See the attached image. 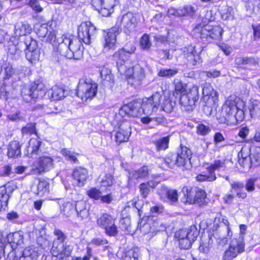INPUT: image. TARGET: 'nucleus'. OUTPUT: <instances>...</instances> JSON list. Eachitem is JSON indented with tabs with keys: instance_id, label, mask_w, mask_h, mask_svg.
<instances>
[{
	"instance_id": "f257e3e1",
	"label": "nucleus",
	"mask_w": 260,
	"mask_h": 260,
	"mask_svg": "<svg viewBox=\"0 0 260 260\" xmlns=\"http://www.w3.org/2000/svg\"><path fill=\"white\" fill-rule=\"evenodd\" d=\"M176 105V102L171 98L169 93L163 90L156 91L149 98L136 100L123 106L119 110L120 115L124 114L132 117H137L142 112L148 114L156 111L160 106L161 110L171 112Z\"/></svg>"
},
{
	"instance_id": "f03ea898",
	"label": "nucleus",
	"mask_w": 260,
	"mask_h": 260,
	"mask_svg": "<svg viewBox=\"0 0 260 260\" xmlns=\"http://www.w3.org/2000/svg\"><path fill=\"white\" fill-rule=\"evenodd\" d=\"M245 104L240 98L230 96L216 114L218 122L231 125L241 122L245 118Z\"/></svg>"
},
{
	"instance_id": "7ed1b4c3",
	"label": "nucleus",
	"mask_w": 260,
	"mask_h": 260,
	"mask_svg": "<svg viewBox=\"0 0 260 260\" xmlns=\"http://www.w3.org/2000/svg\"><path fill=\"white\" fill-rule=\"evenodd\" d=\"M79 38H68L62 35L57 39L58 43V50L62 56L68 59H79L83 56L82 43Z\"/></svg>"
},
{
	"instance_id": "20e7f679",
	"label": "nucleus",
	"mask_w": 260,
	"mask_h": 260,
	"mask_svg": "<svg viewBox=\"0 0 260 260\" xmlns=\"http://www.w3.org/2000/svg\"><path fill=\"white\" fill-rule=\"evenodd\" d=\"M192 155L190 150L181 145L176 154H169L165 158H160L159 161L164 162V165L170 168L175 165L179 167L188 169L191 167L190 158Z\"/></svg>"
},
{
	"instance_id": "39448f33",
	"label": "nucleus",
	"mask_w": 260,
	"mask_h": 260,
	"mask_svg": "<svg viewBox=\"0 0 260 260\" xmlns=\"http://www.w3.org/2000/svg\"><path fill=\"white\" fill-rule=\"evenodd\" d=\"M53 233L56 238L53 240L51 252L54 256H59L63 260L70 255L72 248L65 242L67 237L61 230L55 229Z\"/></svg>"
},
{
	"instance_id": "423d86ee",
	"label": "nucleus",
	"mask_w": 260,
	"mask_h": 260,
	"mask_svg": "<svg viewBox=\"0 0 260 260\" xmlns=\"http://www.w3.org/2000/svg\"><path fill=\"white\" fill-rule=\"evenodd\" d=\"M199 234V231L196 226L192 225L188 229H181L177 231L175 236L179 241L180 247L188 249L196 240Z\"/></svg>"
},
{
	"instance_id": "0eeeda50",
	"label": "nucleus",
	"mask_w": 260,
	"mask_h": 260,
	"mask_svg": "<svg viewBox=\"0 0 260 260\" xmlns=\"http://www.w3.org/2000/svg\"><path fill=\"white\" fill-rule=\"evenodd\" d=\"M135 50L136 47L134 45H131L130 47L126 45L113 54V58L116 61L117 67L120 74L125 76L129 75L128 72L130 71L131 68H127L124 65V62L129 59L131 55L133 54Z\"/></svg>"
},
{
	"instance_id": "6e6552de",
	"label": "nucleus",
	"mask_w": 260,
	"mask_h": 260,
	"mask_svg": "<svg viewBox=\"0 0 260 260\" xmlns=\"http://www.w3.org/2000/svg\"><path fill=\"white\" fill-rule=\"evenodd\" d=\"M97 84L90 79H81L80 80L77 91V95L83 101L94 98L97 93Z\"/></svg>"
},
{
	"instance_id": "1a4fd4ad",
	"label": "nucleus",
	"mask_w": 260,
	"mask_h": 260,
	"mask_svg": "<svg viewBox=\"0 0 260 260\" xmlns=\"http://www.w3.org/2000/svg\"><path fill=\"white\" fill-rule=\"evenodd\" d=\"M116 219L107 213H103L97 218L96 224L105 233L111 237L116 236L118 233V227L116 225Z\"/></svg>"
},
{
	"instance_id": "9d476101",
	"label": "nucleus",
	"mask_w": 260,
	"mask_h": 260,
	"mask_svg": "<svg viewBox=\"0 0 260 260\" xmlns=\"http://www.w3.org/2000/svg\"><path fill=\"white\" fill-rule=\"evenodd\" d=\"M199 99V88L193 85L186 93L182 94L180 98V104L183 109L187 111H192L196 102Z\"/></svg>"
},
{
	"instance_id": "9b49d317",
	"label": "nucleus",
	"mask_w": 260,
	"mask_h": 260,
	"mask_svg": "<svg viewBox=\"0 0 260 260\" xmlns=\"http://www.w3.org/2000/svg\"><path fill=\"white\" fill-rule=\"evenodd\" d=\"M202 50V48L200 47L198 49L192 45H189L184 49V56L186 58V63L187 66L192 67L201 63L202 59L200 54Z\"/></svg>"
},
{
	"instance_id": "f8f14e48",
	"label": "nucleus",
	"mask_w": 260,
	"mask_h": 260,
	"mask_svg": "<svg viewBox=\"0 0 260 260\" xmlns=\"http://www.w3.org/2000/svg\"><path fill=\"white\" fill-rule=\"evenodd\" d=\"M138 22L136 15L132 12H128L121 17L119 22H117V25L121 28H123L124 32L129 35L135 30Z\"/></svg>"
},
{
	"instance_id": "ddd939ff",
	"label": "nucleus",
	"mask_w": 260,
	"mask_h": 260,
	"mask_svg": "<svg viewBox=\"0 0 260 260\" xmlns=\"http://www.w3.org/2000/svg\"><path fill=\"white\" fill-rule=\"evenodd\" d=\"M118 0H92V5L103 16L108 17L114 12Z\"/></svg>"
},
{
	"instance_id": "4468645a",
	"label": "nucleus",
	"mask_w": 260,
	"mask_h": 260,
	"mask_svg": "<svg viewBox=\"0 0 260 260\" xmlns=\"http://www.w3.org/2000/svg\"><path fill=\"white\" fill-rule=\"evenodd\" d=\"M24 42L26 47V58L30 62L35 63L39 60L40 55L37 41L32 39L30 36H27Z\"/></svg>"
},
{
	"instance_id": "2eb2a0df",
	"label": "nucleus",
	"mask_w": 260,
	"mask_h": 260,
	"mask_svg": "<svg viewBox=\"0 0 260 260\" xmlns=\"http://www.w3.org/2000/svg\"><path fill=\"white\" fill-rule=\"evenodd\" d=\"M96 30L90 22L81 23L78 28V36L80 40L86 44H89L91 39L95 35Z\"/></svg>"
},
{
	"instance_id": "dca6fc26",
	"label": "nucleus",
	"mask_w": 260,
	"mask_h": 260,
	"mask_svg": "<svg viewBox=\"0 0 260 260\" xmlns=\"http://www.w3.org/2000/svg\"><path fill=\"white\" fill-rule=\"evenodd\" d=\"M128 82L134 85H140L145 78L144 69L139 65H136L128 72Z\"/></svg>"
},
{
	"instance_id": "f3484780",
	"label": "nucleus",
	"mask_w": 260,
	"mask_h": 260,
	"mask_svg": "<svg viewBox=\"0 0 260 260\" xmlns=\"http://www.w3.org/2000/svg\"><path fill=\"white\" fill-rule=\"evenodd\" d=\"M36 33L39 37L42 38L43 41L51 42L57 40L55 31L48 24L43 23L40 25L38 28H36Z\"/></svg>"
},
{
	"instance_id": "a211bd4d",
	"label": "nucleus",
	"mask_w": 260,
	"mask_h": 260,
	"mask_svg": "<svg viewBox=\"0 0 260 260\" xmlns=\"http://www.w3.org/2000/svg\"><path fill=\"white\" fill-rule=\"evenodd\" d=\"M119 34L118 28L113 27L109 29L105 37L104 51L107 52L111 49H114L116 45V37Z\"/></svg>"
},
{
	"instance_id": "6ab92c4d",
	"label": "nucleus",
	"mask_w": 260,
	"mask_h": 260,
	"mask_svg": "<svg viewBox=\"0 0 260 260\" xmlns=\"http://www.w3.org/2000/svg\"><path fill=\"white\" fill-rule=\"evenodd\" d=\"M53 162L54 160L51 157L43 155L39 157L34 165L38 172L41 173L52 169L54 167Z\"/></svg>"
},
{
	"instance_id": "aec40b11",
	"label": "nucleus",
	"mask_w": 260,
	"mask_h": 260,
	"mask_svg": "<svg viewBox=\"0 0 260 260\" xmlns=\"http://www.w3.org/2000/svg\"><path fill=\"white\" fill-rule=\"evenodd\" d=\"M131 134L130 124L124 123L120 125L119 129L115 134V141L118 144L127 141Z\"/></svg>"
},
{
	"instance_id": "412c9836",
	"label": "nucleus",
	"mask_w": 260,
	"mask_h": 260,
	"mask_svg": "<svg viewBox=\"0 0 260 260\" xmlns=\"http://www.w3.org/2000/svg\"><path fill=\"white\" fill-rule=\"evenodd\" d=\"M202 93L203 100L208 102V104L214 103L217 100L218 92L214 90L209 83H205L203 85Z\"/></svg>"
},
{
	"instance_id": "4be33fe9",
	"label": "nucleus",
	"mask_w": 260,
	"mask_h": 260,
	"mask_svg": "<svg viewBox=\"0 0 260 260\" xmlns=\"http://www.w3.org/2000/svg\"><path fill=\"white\" fill-rule=\"evenodd\" d=\"M77 217L80 219L87 218L89 215V207L86 202L83 200L77 201L75 204Z\"/></svg>"
},
{
	"instance_id": "5701e85b",
	"label": "nucleus",
	"mask_w": 260,
	"mask_h": 260,
	"mask_svg": "<svg viewBox=\"0 0 260 260\" xmlns=\"http://www.w3.org/2000/svg\"><path fill=\"white\" fill-rule=\"evenodd\" d=\"M73 177L76 180L79 186H83L88 177L87 170L82 167L76 168L73 173Z\"/></svg>"
},
{
	"instance_id": "b1692460",
	"label": "nucleus",
	"mask_w": 260,
	"mask_h": 260,
	"mask_svg": "<svg viewBox=\"0 0 260 260\" xmlns=\"http://www.w3.org/2000/svg\"><path fill=\"white\" fill-rule=\"evenodd\" d=\"M196 10L191 5H185L182 8L177 10L170 9L169 13L171 15H174L179 16H192L194 14Z\"/></svg>"
},
{
	"instance_id": "393cba45",
	"label": "nucleus",
	"mask_w": 260,
	"mask_h": 260,
	"mask_svg": "<svg viewBox=\"0 0 260 260\" xmlns=\"http://www.w3.org/2000/svg\"><path fill=\"white\" fill-rule=\"evenodd\" d=\"M239 68L250 69L258 64V61L253 57H238L235 60Z\"/></svg>"
},
{
	"instance_id": "a878e982",
	"label": "nucleus",
	"mask_w": 260,
	"mask_h": 260,
	"mask_svg": "<svg viewBox=\"0 0 260 260\" xmlns=\"http://www.w3.org/2000/svg\"><path fill=\"white\" fill-rule=\"evenodd\" d=\"M31 31V27L28 23L26 22L18 23L15 27V37L25 36V39H26V37L29 36L28 35L30 33Z\"/></svg>"
},
{
	"instance_id": "bb28decb",
	"label": "nucleus",
	"mask_w": 260,
	"mask_h": 260,
	"mask_svg": "<svg viewBox=\"0 0 260 260\" xmlns=\"http://www.w3.org/2000/svg\"><path fill=\"white\" fill-rule=\"evenodd\" d=\"M229 246L238 255L242 253L244 251L245 247L243 237L239 236L232 239Z\"/></svg>"
},
{
	"instance_id": "cd10ccee",
	"label": "nucleus",
	"mask_w": 260,
	"mask_h": 260,
	"mask_svg": "<svg viewBox=\"0 0 260 260\" xmlns=\"http://www.w3.org/2000/svg\"><path fill=\"white\" fill-rule=\"evenodd\" d=\"M42 145V142L36 138H31L28 142L27 147V152L30 157H32L34 154H41V149L40 147Z\"/></svg>"
},
{
	"instance_id": "c85d7f7f",
	"label": "nucleus",
	"mask_w": 260,
	"mask_h": 260,
	"mask_svg": "<svg viewBox=\"0 0 260 260\" xmlns=\"http://www.w3.org/2000/svg\"><path fill=\"white\" fill-rule=\"evenodd\" d=\"M212 26L210 25L199 24L193 29V34L201 38L208 39L210 31L212 30Z\"/></svg>"
},
{
	"instance_id": "c756f323",
	"label": "nucleus",
	"mask_w": 260,
	"mask_h": 260,
	"mask_svg": "<svg viewBox=\"0 0 260 260\" xmlns=\"http://www.w3.org/2000/svg\"><path fill=\"white\" fill-rule=\"evenodd\" d=\"M39 256L38 248L34 246H28L23 250L19 260H37Z\"/></svg>"
},
{
	"instance_id": "7c9ffc66",
	"label": "nucleus",
	"mask_w": 260,
	"mask_h": 260,
	"mask_svg": "<svg viewBox=\"0 0 260 260\" xmlns=\"http://www.w3.org/2000/svg\"><path fill=\"white\" fill-rule=\"evenodd\" d=\"M48 96L53 100H61L66 96V90L58 86H54L48 91Z\"/></svg>"
},
{
	"instance_id": "2f4dec72",
	"label": "nucleus",
	"mask_w": 260,
	"mask_h": 260,
	"mask_svg": "<svg viewBox=\"0 0 260 260\" xmlns=\"http://www.w3.org/2000/svg\"><path fill=\"white\" fill-rule=\"evenodd\" d=\"M225 160L223 158L221 159H215L207 167L208 173L215 175V171H222L225 169Z\"/></svg>"
},
{
	"instance_id": "473e14b6",
	"label": "nucleus",
	"mask_w": 260,
	"mask_h": 260,
	"mask_svg": "<svg viewBox=\"0 0 260 260\" xmlns=\"http://www.w3.org/2000/svg\"><path fill=\"white\" fill-rule=\"evenodd\" d=\"M157 185V184L153 181H149L140 184L139 188L142 197L146 198Z\"/></svg>"
},
{
	"instance_id": "72a5a7b5",
	"label": "nucleus",
	"mask_w": 260,
	"mask_h": 260,
	"mask_svg": "<svg viewBox=\"0 0 260 260\" xmlns=\"http://www.w3.org/2000/svg\"><path fill=\"white\" fill-rule=\"evenodd\" d=\"M20 144L18 141H11L8 148V156L9 157H16L20 155Z\"/></svg>"
},
{
	"instance_id": "f704fd0d",
	"label": "nucleus",
	"mask_w": 260,
	"mask_h": 260,
	"mask_svg": "<svg viewBox=\"0 0 260 260\" xmlns=\"http://www.w3.org/2000/svg\"><path fill=\"white\" fill-rule=\"evenodd\" d=\"M231 192H235L236 196L239 198L245 199L247 197V193L243 190L244 184L240 182H234L231 184Z\"/></svg>"
},
{
	"instance_id": "c9c22d12",
	"label": "nucleus",
	"mask_w": 260,
	"mask_h": 260,
	"mask_svg": "<svg viewBox=\"0 0 260 260\" xmlns=\"http://www.w3.org/2000/svg\"><path fill=\"white\" fill-rule=\"evenodd\" d=\"M23 235L17 232L9 234L7 236V240L12 247L16 248L18 245L23 243Z\"/></svg>"
},
{
	"instance_id": "e433bc0d",
	"label": "nucleus",
	"mask_w": 260,
	"mask_h": 260,
	"mask_svg": "<svg viewBox=\"0 0 260 260\" xmlns=\"http://www.w3.org/2000/svg\"><path fill=\"white\" fill-rule=\"evenodd\" d=\"M213 243V240L211 237H202L199 249L201 252L208 253L211 250Z\"/></svg>"
},
{
	"instance_id": "4c0bfd02",
	"label": "nucleus",
	"mask_w": 260,
	"mask_h": 260,
	"mask_svg": "<svg viewBox=\"0 0 260 260\" xmlns=\"http://www.w3.org/2000/svg\"><path fill=\"white\" fill-rule=\"evenodd\" d=\"M249 113L252 118L260 119V102L256 100L250 101L248 107Z\"/></svg>"
},
{
	"instance_id": "58836bf2",
	"label": "nucleus",
	"mask_w": 260,
	"mask_h": 260,
	"mask_svg": "<svg viewBox=\"0 0 260 260\" xmlns=\"http://www.w3.org/2000/svg\"><path fill=\"white\" fill-rule=\"evenodd\" d=\"M31 86L34 90V96L36 99L43 96L46 93L45 86L44 83L40 81H36L32 84Z\"/></svg>"
},
{
	"instance_id": "ea45409f",
	"label": "nucleus",
	"mask_w": 260,
	"mask_h": 260,
	"mask_svg": "<svg viewBox=\"0 0 260 260\" xmlns=\"http://www.w3.org/2000/svg\"><path fill=\"white\" fill-rule=\"evenodd\" d=\"M9 196L6 185L0 187V211L5 210L8 205Z\"/></svg>"
},
{
	"instance_id": "a19ab883",
	"label": "nucleus",
	"mask_w": 260,
	"mask_h": 260,
	"mask_svg": "<svg viewBox=\"0 0 260 260\" xmlns=\"http://www.w3.org/2000/svg\"><path fill=\"white\" fill-rule=\"evenodd\" d=\"M35 109L41 110L44 114H58L60 112V110L52 104H49L48 105H38Z\"/></svg>"
},
{
	"instance_id": "79ce46f5",
	"label": "nucleus",
	"mask_w": 260,
	"mask_h": 260,
	"mask_svg": "<svg viewBox=\"0 0 260 260\" xmlns=\"http://www.w3.org/2000/svg\"><path fill=\"white\" fill-rule=\"evenodd\" d=\"M75 204L73 203L67 202L63 203L60 206V210L61 212L67 217H70L74 214L75 210Z\"/></svg>"
},
{
	"instance_id": "37998d69",
	"label": "nucleus",
	"mask_w": 260,
	"mask_h": 260,
	"mask_svg": "<svg viewBox=\"0 0 260 260\" xmlns=\"http://www.w3.org/2000/svg\"><path fill=\"white\" fill-rule=\"evenodd\" d=\"M21 95L26 102H30L31 100L36 99V97L34 96L31 85L23 87L21 89Z\"/></svg>"
},
{
	"instance_id": "c03bdc74",
	"label": "nucleus",
	"mask_w": 260,
	"mask_h": 260,
	"mask_svg": "<svg viewBox=\"0 0 260 260\" xmlns=\"http://www.w3.org/2000/svg\"><path fill=\"white\" fill-rule=\"evenodd\" d=\"M148 174V169L147 167L144 166L139 170L132 171L129 173V177L134 179H139L146 177Z\"/></svg>"
},
{
	"instance_id": "a18cd8bd",
	"label": "nucleus",
	"mask_w": 260,
	"mask_h": 260,
	"mask_svg": "<svg viewBox=\"0 0 260 260\" xmlns=\"http://www.w3.org/2000/svg\"><path fill=\"white\" fill-rule=\"evenodd\" d=\"M178 73V70L176 68L167 69L161 68L159 70L157 73V75L160 77L171 78L174 76Z\"/></svg>"
},
{
	"instance_id": "49530a36",
	"label": "nucleus",
	"mask_w": 260,
	"mask_h": 260,
	"mask_svg": "<svg viewBox=\"0 0 260 260\" xmlns=\"http://www.w3.org/2000/svg\"><path fill=\"white\" fill-rule=\"evenodd\" d=\"M140 253L137 249H131L127 251L123 260H140Z\"/></svg>"
},
{
	"instance_id": "de8ad7c7",
	"label": "nucleus",
	"mask_w": 260,
	"mask_h": 260,
	"mask_svg": "<svg viewBox=\"0 0 260 260\" xmlns=\"http://www.w3.org/2000/svg\"><path fill=\"white\" fill-rule=\"evenodd\" d=\"M49 190V184L46 181H40L37 185V193L40 196H43L48 193Z\"/></svg>"
},
{
	"instance_id": "09e8293b",
	"label": "nucleus",
	"mask_w": 260,
	"mask_h": 260,
	"mask_svg": "<svg viewBox=\"0 0 260 260\" xmlns=\"http://www.w3.org/2000/svg\"><path fill=\"white\" fill-rule=\"evenodd\" d=\"M250 157L252 159V164L256 167L260 165V147H256L251 150Z\"/></svg>"
},
{
	"instance_id": "8fccbe9b",
	"label": "nucleus",
	"mask_w": 260,
	"mask_h": 260,
	"mask_svg": "<svg viewBox=\"0 0 260 260\" xmlns=\"http://www.w3.org/2000/svg\"><path fill=\"white\" fill-rule=\"evenodd\" d=\"M100 72L101 78L106 81L111 82L113 80V75L111 74V70L105 66L100 67Z\"/></svg>"
},
{
	"instance_id": "3c124183",
	"label": "nucleus",
	"mask_w": 260,
	"mask_h": 260,
	"mask_svg": "<svg viewBox=\"0 0 260 260\" xmlns=\"http://www.w3.org/2000/svg\"><path fill=\"white\" fill-rule=\"evenodd\" d=\"M210 31L208 39L220 40L222 37L223 29L219 26H213Z\"/></svg>"
},
{
	"instance_id": "603ef678",
	"label": "nucleus",
	"mask_w": 260,
	"mask_h": 260,
	"mask_svg": "<svg viewBox=\"0 0 260 260\" xmlns=\"http://www.w3.org/2000/svg\"><path fill=\"white\" fill-rule=\"evenodd\" d=\"M196 198L194 199V203L200 206L203 205L205 202L206 192L202 189L197 188L196 192Z\"/></svg>"
},
{
	"instance_id": "864d4df0",
	"label": "nucleus",
	"mask_w": 260,
	"mask_h": 260,
	"mask_svg": "<svg viewBox=\"0 0 260 260\" xmlns=\"http://www.w3.org/2000/svg\"><path fill=\"white\" fill-rule=\"evenodd\" d=\"M140 45L143 50H148L151 48L152 43L150 40L149 35L145 34L142 36L140 39Z\"/></svg>"
},
{
	"instance_id": "5fc2aeb1",
	"label": "nucleus",
	"mask_w": 260,
	"mask_h": 260,
	"mask_svg": "<svg viewBox=\"0 0 260 260\" xmlns=\"http://www.w3.org/2000/svg\"><path fill=\"white\" fill-rule=\"evenodd\" d=\"M197 188H191L188 189V188H184V191H186L185 195L187 198V201L189 202L190 204H193L194 203V199L196 198V192Z\"/></svg>"
},
{
	"instance_id": "6e6d98bb",
	"label": "nucleus",
	"mask_w": 260,
	"mask_h": 260,
	"mask_svg": "<svg viewBox=\"0 0 260 260\" xmlns=\"http://www.w3.org/2000/svg\"><path fill=\"white\" fill-rule=\"evenodd\" d=\"M169 137H166L160 139L155 142V145L158 150H165L168 147Z\"/></svg>"
},
{
	"instance_id": "4d7b16f0",
	"label": "nucleus",
	"mask_w": 260,
	"mask_h": 260,
	"mask_svg": "<svg viewBox=\"0 0 260 260\" xmlns=\"http://www.w3.org/2000/svg\"><path fill=\"white\" fill-rule=\"evenodd\" d=\"M178 200V192L176 190L170 189L167 195V201L170 204L173 205L177 203Z\"/></svg>"
},
{
	"instance_id": "13d9d810",
	"label": "nucleus",
	"mask_w": 260,
	"mask_h": 260,
	"mask_svg": "<svg viewBox=\"0 0 260 260\" xmlns=\"http://www.w3.org/2000/svg\"><path fill=\"white\" fill-rule=\"evenodd\" d=\"M60 152L67 159L72 161L74 162L78 161L77 158L74 155V152H72L67 148H63L61 150Z\"/></svg>"
},
{
	"instance_id": "bf43d9fd",
	"label": "nucleus",
	"mask_w": 260,
	"mask_h": 260,
	"mask_svg": "<svg viewBox=\"0 0 260 260\" xmlns=\"http://www.w3.org/2000/svg\"><path fill=\"white\" fill-rule=\"evenodd\" d=\"M138 227L143 234L149 233L153 231V229L152 228L149 222H145L143 223V221L139 223Z\"/></svg>"
},
{
	"instance_id": "052dcab7",
	"label": "nucleus",
	"mask_w": 260,
	"mask_h": 260,
	"mask_svg": "<svg viewBox=\"0 0 260 260\" xmlns=\"http://www.w3.org/2000/svg\"><path fill=\"white\" fill-rule=\"evenodd\" d=\"M256 181L257 178H251L247 179L244 185L246 190L248 192L254 191L255 189V183Z\"/></svg>"
},
{
	"instance_id": "680f3d73",
	"label": "nucleus",
	"mask_w": 260,
	"mask_h": 260,
	"mask_svg": "<svg viewBox=\"0 0 260 260\" xmlns=\"http://www.w3.org/2000/svg\"><path fill=\"white\" fill-rule=\"evenodd\" d=\"M23 135H31L36 133V124L35 123H28L22 129Z\"/></svg>"
},
{
	"instance_id": "e2e57ef3",
	"label": "nucleus",
	"mask_w": 260,
	"mask_h": 260,
	"mask_svg": "<svg viewBox=\"0 0 260 260\" xmlns=\"http://www.w3.org/2000/svg\"><path fill=\"white\" fill-rule=\"evenodd\" d=\"M196 179L199 181H213L216 180V175L213 174L208 173V174H199L196 177Z\"/></svg>"
},
{
	"instance_id": "0e129e2a",
	"label": "nucleus",
	"mask_w": 260,
	"mask_h": 260,
	"mask_svg": "<svg viewBox=\"0 0 260 260\" xmlns=\"http://www.w3.org/2000/svg\"><path fill=\"white\" fill-rule=\"evenodd\" d=\"M238 255L236 252L231 249V248L229 246L228 249L225 250L224 252L222 259L223 260H233L236 258Z\"/></svg>"
},
{
	"instance_id": "69168bd1",
	"label": "nucleus",
	"mask_w": 260,
	"mask_h": 260,
	"mask_svg": "<svg viewBox=\"0 0 260 260\" xmlns=\"http://www.w3.org/2000/svg\"><path fill=\"white\" fill-rule=\"evenodd\" d=\"M87 194L92 199L94 200H99L101 197L102 192L96 188L93 187L87 191Z\"/></svg>"
},
{
	"instance_id": "338daca9",
	"label": "nucleus",
	"mask_w": 260,
	"mask_h": 260,
	"mask_svg": "<svg viewBox=\"0 0 260 260\" xmlns=\"http://www.w3.org/2000/svg\"><path fill=\"white\" fill-rule=\"evenodd\" d=\"M210 129L208 126L202 123L198 124L197 126V133L198 134L205 136L209 133Z\"/></svg>"
},
{
	"instance_id": "774afa93",
	"label": "nucleus",
	"mask_w": 260,
	"mask_h": 260,
	"mask_svg": "<svg viewBox=\"0 0 260 260\" xmlns=\"http://www.w3.org/2000/svg\"><path fill=\"white\" fill-rule=\"evenodd\" d=\"M114 182V178L110 174H106L101 181V184L104 186H110Z\"/></svg>"
}]
</instances>
